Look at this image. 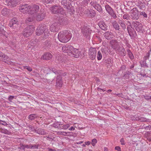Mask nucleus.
Segmentation results:
<instances>
[{
    "mask_svg": "<svg viewBox=\"0 0 151 151\" xmlns=\"http://www.w3.org/2000/svg\"><path fill=\"white\" fill-rule=\"evenodd\" d=\"M103 53V52L102 50L100 51V50L98 52L97 58L98 60H101L102 58V54Z\"/></svg>",
    "mask_w": 151,
    "mask_h": 151,
    "instance_id": "72a5a7b5",
    "label": "nucleus"
},
{
    "mask_svg": "<svg viewBox=\"0 0 151 151\" xmlns=\"http://www.w3.org/2000/svg\"><path fill=\"white\" fill-rule=\"evenodd\" d=\"M0 57L3 58L2 60V61L8 64L10 63L8 60L9 58L7 55H5L4 53L2 52L0 54Z\"/></svg>",
    "mask_w": 151,
    "mask_h": 151,
    "instance_id": "b1692460",
    "label": "nucleus"
},
{
    "mask_svg": "<svg viewBox=\"0 0 151 151\" xmlns=\"http://www.w3.org/2000/svg\"><path fill=\"white\" fill-rule=\"evenodd\" d=\"M72 50L70 53H69V56L75 58H78L80 54V52L78 49L74 48Z\"/></svg>",
    "mask_w": 151,
    "mask_h": 151,
    "instance_id": "dca6fc26",
    "label": "nucleus"
},
{
    "mask_svg": "<svg viewBox=\"0 0 151 151\" xmlns=\"http://www.w3.org/2000/svg\"><path fill=\"white\" fill-rule=\"evenodd\" d=\"M131 74V71H128L127 72H126L124 74V76L126 77V75L128 76L130 75Z\"/></svg>",
    "mask_w": 151,
    "mask_h": 151,
    "instance_id": "4d7b16f0",
    "label": "nucleus"
},
{
    "mask_svg": "<svg viewBox=\"0 0 151 151\" xmlns=\"http://www.w3.org/2000/svg\"><path fill=\"white\" fill-rule=\"evenodd\" d=\"M4 4L10 7H14L17 6L15 0H6Z\"/></svg>",
    "mask_w": 151,
    "mask_h": 151,
    "instance_id": "a211bd4d",
    "label": "nucleus"
},
{
    "mask_svg": "<svg viewBox=\"0 0 151 151\" xmlns=\"http://www.w3.org/2000/svg\"><path fill=\"white\" fill-rule=\"evenodd\" d=\"M0 85L2 84L3 85H5V84H7V83L5 81H0Z\"/></svg>",
    "mask_w": 151,
    "mask_h": 151,
    "instance_id": "bf43d9fd",
    "label": "nucleus"
},
{
    "mask_svg": "<svg viewBox=\"0 0 151 151\" xmlns=\"http://www.w3.org/2000/svg\"><path fill=\"white\" fill-rule=\"evenodd\" d=\"M115 149L117 151H121V148L119 146H116L115 147Z\"/></svg>",
    "mask_w": 151,
    "mask_h": 151,
    "instance_id": "69168bd1",
    "label": "nucleus"
},
{
    "mask_svg": "<svg viewBox=\"0 0 151 151\" xmlns=\"http://www.w3.org/2000/svg\"><path fill=\"white\" fill-rule=\"evenodd\" d=\"M143 96L145 99L147 100H151V96L146 94L143 95Z\"/></svg>",
    "mask_w": 151,
    "mask_h": 151,
    "instance_id": "c03bdc74",
    "label": "nucleus"
},
{
    "mask_svg": "<svg viewBox=\"0 0 151 151\" xmlns=\"http://www.w3.org/2000/svg\"><path fill=\"white\" fill-rule=\"evenodd\" d=\"M123 17L124 19H126L127 20H128L129 19L130 16L128 14H125L123 16Z\"/></svg>",
    "mask_w": 151,
    "mask_h": 151,
    "instance_id": "a18cd8bd",
    "label": "nucleus"
},
{
    "mask_svg": "<svg viewBox=\"0 0 151 151\" xmlns=\"http://www.w3.org/2000/svg\"><path fill=\"white\" fill-rule=\"evenodd\" d=\"M71 132H63L62 135L64 136H69L70 135Z\"/></svg>",
    "mask_w": 151,
    "mask_h": 151,
    "instance_id": "09e8293b",
    "label": "nucleus"
},
{
    "mask_svg": "<svg viewBox=\"0 0 151 151\" xmlns=\"http://www.w3.org/2000/svg\"><path fill=\"white\" fill-rule=\"evenodd\" d=\"M122 54L123 55L125 56L126 55V52L125 50V49L124 48H123L122 49Z\"/></svg>",
    "mask_w": 151,
    "mask_h": 151,
    "instance_id": "680f3d73",
    "label": "nucleus"
},
{
    "mask_svg": "<svg viewBox=\"0 0 151 151\" xmlns=\"http://www.w3.org/2000/svg\"><path fill=\"white\" fill-rule=\"evenodd\" d=\"M35 19V17L34 15H31L30 17H28L26 19V22L27 23L29 22H32Z\"/></svg>",
    "mask_w": 151,
    "mask_h": 151,
    "instance_id": "c756f323",
    "label": "nucleus"
},
{
    "mask_svg": "<svg viewBox=\"0 0 151 151\" xmlns=\"http://www.w3.org/2000/svg\"><path fill=\"white\" fill-rule=\"evenodd\" d=\"M63 81L62 78L60 75L57 76L56 78V86L61 87L63 85Z\"/></svg>",
    "mask_w": 151,
    "mask_h": 151,
    "instance_id": "412c9836",
    "label": "nucleus"
},
{
    "mask_svg": "<svg viewBox=\"0 0 151 151\" xmlns=\"http://www.w3.org/2000/svg\"><path fill=\"white\" fill-rule=\"evenodd\" d=\"M90 4L99 12L102 13L103 10L101 6L96 1H91Z\"/></svg>",
    "mask_w": 151,
    "mask_h": 151,
    "instance_id": "1a4fd4ad",
    "label": "nucleus"
},
{
    "mask_svg": "<svg viewBox=\"0 0 151 151\" xmlns=\"http://www.w3.org/2000/svg\"><path fill=\"white\" fill-rule=\"evenodd\" d=\"M44 3L46 4L51 3L54 1V0H42Z\"/></svg>",
    "mask_w": 151,
    "mask_h": 151,
    "instance_id": "49530a36",
    "label": "nucleus"
},
{
    "mask_svg": "<svg viewBox=\"0 0 151 151\" xmlns=\"http://www.w3.org/2000/svg\"><path fill=\"white\" fill-rule=\"evenodd\" d=\"M138 12L137 8H134L132 10V12L131 13V19L134 20H137L139 18Z\"/></svg>",
    "mask_w": 151,
    "mask_h": 151,
    "instance_id": "9d476101",
    "label": "nucleus"
},
{
    "mask_svg": "<svg viewBox=\"0 0 151 151\" xmlns=\"http://www.w3.org/2000/svg\"><path fill=\"white\" fill-rule=\"evenodd\" d=\"M132 24L138 32H142L143 31V26L142 24L138 22L133 21Z\"/></svg>",
    "mask_w": 151,
    "mask_h": 151,
    "instance_id": "423d86ee",
    "label": "nucleus"
},
{
    "mask_svg": "<svg viewBox=\"0 0 151 151\" xmlns=\"http://www.w3.org/2000/svg\"><path fill=\"white\" fill-rule=\"evenodd\" d=\"M105 8L106 11L109 14L111 12H112L114 10L108 4H106L105 6Z\"/></svg>",
    "mask_w": 151,
    "mask_h": 151,
    "instance_id": "473e14b6",
    "label": "nucleus"
},
{
    "mask_svg": "<svg viewBox=\"0 0 151 151\" xmlns=\"http://www.w3.org/2000/svg\"><path fill=\"white\" fill-rule=\"evenodd\" d=\"M10 10L9 9L5 8H3L1 10V14L4 16H5L9 14Z\"/></svg>",
    "mask_w": 151,
    "mask_h": 151,
    "instance_id": "c85d7f7f",
    "label": "nucleus"
},
{
    "mask_svg": "<svg viewBox=\"0 0 151 151\" xmlns=\"http://www.w3.org/2000/svg\"><path fill=\"white\" fill-rule=\"evenodd\" d=\"M69 9H66L68 12H71L72 14L74 13V12L75 11L73 9L71 8L70 5L69 6Z\"/></svg>",
    "mask_w": 151,
    "mask_h": 151,
    "instance_id": "864d4df0",
    "label": "nucleus"
},
{
    "mask_svg": "<svg viewBox=\"0 0 151 151\" xmlns=\"http://www.w3.org/2000/svg\"><path fill=\"white\" fill-rule=\"evenodd\" d=\"M60 29L58 24L57 23H53L50 26V29L52 32H57Z\"/></svg>",
    "mask_w": 151,
    "mask_h": 151,
    "instance_id": "aec40b11",
    "label": "nucleus"
},
{
    "mask_svg": "<svg viewBox=\"0 0 151 151\" xmlns=\"http://www.w3.org/2000/svg\"><path fill=\"white\" fill-rule=\"evenodd\" d=\"M52 57V54L49 52H46L44 54L41 58L44 60H48L51 59Z\"/></svg>",
    "mask_w": 151,
    "mask_h": 151,
    "instance_id": "5701e85b",
    "label": "nucleus"
},
{
    "mask_svg": "<svg viewBox=\"0 0 151 151\" xmlns=\"http://www.w3.org/2000/svg\"><path fill=\"white\" fill-rule=\"evenodd\" d=\"M119 23L122 29L124 30L126 28V25L125 24L124 21L122 20H119Z\"/></svg>",
    "mask_w": 151,
    "mask_h": 151,
    "instance_id": "f704fd0d",
    "label": "nucleus"
},
{
    "mask_svg": "<svg viewBox=\"0 0 151 151\" xmlns=\"http://www.w3.org/2000/svg\"><path fill=\"white\" fill-rule=\"evenodd\" d=\"M98 25L102 30H106L107 29V26L103 21H100L98 23Z\"/></svg>",
    "mask_w": 151,
    "mask_h": 151,
    "instance_id": "4be33fe9",
    "label": "nucleus"
},
{
    "mask_svg": "<svg viewBox=\"0 0 151 151\" xmlns=\"http://www.w3.org/2000/svg\"><path fill=\"white\" fill-rule=\"evenodd\" d=\"M97 142L96 139H93L92 140L91 144L93 146H94Z\"/></svg>",
    "mask_w": 151,
    "mask_h": 151,
    "instance_id": "de8ad7c7",
    "label": "nucleus"
},
{
    "mask_svg": "<svg viewBox=\"0 0 151 151\" xmlns=\"http://www.w3.org/2000/svg\"><path fill=\"white\" fill-rule=\"evenodd\" d=\"M40 146L39 144H31V149H38Z\"/></svg>",
    "mask_w": 151,
    "mask_h": 151,
    "instance_id": "ea45409f",
    "label": "nucleus"
},
{
    "mask_svg": "<svg viewBox=\"0 0 151 151\" xmlns=\"http://www.w3.org/2000/svg\"><path fill=\"white\" fill-rule=\"evenodd\" d=\"M47 139H49L50 141H52L53 139V138L50 137L49 136L47 137Z\"/></svg>",
    "mask_w": 151,
    "mask_h": 151,
    "instance_id": "774afa93",
    "label": "nucleus"
},
{
    "mask_svg": "<svg viewBox=\"0 0 151 151\" xmlns=\"http://www.w3.org/2000/svg\"><path fill=\"white\" fill-rule=\"evenodd\" d=\"M37 116L35 114H31L28 116L29 119L31 120H33L37 117Z\"/></svg>",
    "mask_w": 151,
    "mask_h": 151,
    "instance_id": "4c0bfd02",
    "label": "nucleus"
},
{
    "mask_svg": "<svg viewBox=\"0 0 151 151\" xmlns=\"http://www.w3.org/2000/svg\"><path fill=\"white\" fill-rule=\"evenodd\" d=\"M110 44L112 48L117 52H119L120 47L119 46V42L116 40H112L110 41Z\"/></svg>",
    "mask_w": 151,
    "mask_h": 151,
    "instance_id": "0eeeda50",
    "label": "nucleus"
},
{
    "mask_svg": "<svg viewBox=\"0 0 151 151\" xmlns=\"http://www.w3.org/2000/svg\"><path fill=\"white\" fill-rule=\"evenodd\" d=\"M50 10L54 14H60L63 15L65 13L63 9L59 5H54L50 7Z\"/></svg>",
    "mask_w": 151,
    "mask_h": 151,
    "instance_id": "f03ea898",
    "label": "nucleus"
},
{
    "mask_svg": "<svg viewBox=\"0 0 151 151\" xmlns=\"http://www.w3.org/2000/svg\"><path fill=\"white\" fill-rule=\"evenodd\" d=\"M20 150H24L25 149L24 145L21 144L20 147L19 148Z\"/></svg>",
    "mask_w": 151,
    "mask_h": 151,
    "instance_id": "13d9d810",
    "label": "nucleus"
},
{
    "mask_svg": "<svg viewBox=\"0 0 151 151\" xmlns=\"http://www.w3.org/2000/svg\"><path fill=\"white\" fill-rule=\"evenodd\" d=\"M48 27L44 24H40L37 27L36 30V34L37 35L39 36L43 33H47L48 31Z\"/></svg>",
    "mask_w": 151,
    "mask_h": 151,
    "instance_id": "7ed1b4c3",
    "label": "nucleus"
},
{
    "mask_svg": "<svg viewBox=\"0 0 151 151\" xmlns=\"http://www.w3.org/2000/svg\"><path fill=\"white\" fill-rule=\"evenodd\" d=\"M72 49H73V47L70 45H66L62 47V51L64 52L68 53L69 55V53H71L72 50H73Z\"/></svg>",
    "mask_w": 151,
    "mask_h": 151,
    "instance_id": "2eb2a0df",
    "label": "nucleus"
},
{
    "mask_svg": "<svg viewBox=\"0 0 151 151\" xmlns=\"http://www.w3.org/2000/svg\"><path fill=\"white\" fill-rule=\"evenodd\" d=\"M136 118L137 120L140 122H147L148 120V119L146 118L141 116H138Z\"/></svg>",
    "mask_w": 151,
    "mask_h": 151,
    "instance_id": "2f4dec72",
    "label": "nucleus"
},
{
    "mask_svg": "<svg viewBox=\"0 0 151 151\" xmlns=\"http://www.w3.org/2000/svg\"><path fill=\"white\" fill-rule=\"evenodd\" d=\"M120 142H121V144L122 145H124V141L123 138H122L120 140Z\"/></svg>",
    "mask_w": 151,
    "mask_h": 151,
    "instance_id": "0e129e2a",
    "label": "nucleus"
},
{
    "mask_svg": "<svg viewBox=\"0 0 151 151\" xmlns=\"http://www.w3.org/2000/svg\"><path fill=\"white\" fill-rule=\"evenodd\" d=\"M140 14L141 15H142L144 17H147V14L144 12H140Z\"/></svg>",
    "mask_w": 151,
    "mask_h": 151,
    "instance_id": "3c124183",
    "label": "nucleus"
},
{
    "mask_svg": "<svg viewBox=\"0 0 151 151\" xmlns=\"http://www.w3.org/2000/svg\"><path fill=\"white\" fill-rule=\"evenodd\" d=\"M35 132L40 134L44 135L46 134L44 130L40 128H39L37 130L35 129Z\"/></svg>",
    "mask_w": 151,
    "mask_h": 151,
    "instance_id": "7c9ffc66",
    "label": "nucleus"
},
{
    "mask_svg": "<svg viewBox=\"0 0 151 151\" xmlns=\"http://www.w3.org/2000/svg\"><path fill=\"white\" fill-rule=\"evenodd\" d=\"M112 25L113 28L116 30L119 31L120 28L119 24L116 21H114L112 22Z\"/></svg>",
    "mask_w": 151,
    "mask_h": 151,
    "instance_id": "cd10ccee",
    "label": "nucleus"
},
{
    "mask_svg": "<svg viewBox=\"0 0 151 151\" xmlns=\"http://www.w3.org/2000/svg\"><path fill=\"white\" fill-rule=\"evenodd\" d=\"M127 52L129 58L131 60H133L134 58V56L130 50L129 49L127 50Z\"/></svg>",
    "mask_w": 151,
    "mask_h": 151,
    "instance_id": "e433bc0d",
    "label": "nucleus"
},
{
    "mask_svg": "<svg viewBox=\"0 0 151 151\" xmlns=\"http://www.w3.org/2000/svg\"><path fill=\"white\" fill-rule=\"evenodd\" d=\"M15 98L14 96H9L8 100L10 102H12V100L14 99Z\"/></svg>",
    "mask_w": 151,
    "mask_h": 151,
    "instance_id": "8fccbe9b",
    "label": "nucleus"
},
{
    "mask_svg": "<svg viewBox=\"0 0 151 151\" xmlns=\"http://www.w3.org/2000/svg\"><path fill=\"white\" fill-rule=\"evenodd\" d=\"M9 24V26L11 27H12L14 29L17 28L18 26L17 19L15 18H13L10 21Z\"/></svg>",
    "mask_w": 151,
    "mask_h": 151,
    "instance_id": "f3484780",
    "label": "nucleus"
},
{
    "mask_svg": "<svg viewBox=\"0 0 151 151\" xmlns=\"http://www.w3.org/2000/svg\"><path fill=\"white\" fill-rule=\"evenodd\" d=\"M0 132L2 133L7 134H10L11 133V132L8 131L7 129H4L1 128L0 129Z\"/></svg>",
    "mask_w": 151,
    "mask_h": 151,
    "instance_id": "c9c22d12",
    "label": "nucleus"
},
{
    "mask_svg": "<svg viewBox=\"0 0 151 151\" xmlns=\"http://www.w3.org/2000/svg\"><path fill=\"white\" fill-rule=\"evenodd\" d=\"M61 2L62 5L64 8L66 9H69V6L70 4L68 2H67V0H62Z\"/></svg>",
    "mask_w": 151,
    "mask_h": 151,
    "instance_id": "a878e982",
    "label": "nucleus"
},
{
    "mask_svg": "<svg viewBox=\"0 0 151 151\" xmlns=\"http://www.w3.org/2000/svg\"><path fill=\"white\" fill-rule=\"evenodd\" d=\"M45 13L44 12H42L41 11L37 13L36 15L35 16V19L37 21L42 20L45 18Z\"/></svg>",
    "mask_w": 151,
    "mask_h": 151,
    "instance_id": "4468645a",
    "label": "nucleus"
},
{
    "mask_svg": "<svg viewBox=\"0 0 151 151\" xmlns=\"http://www.w3.org/2000/svg\"><path fill=\"white\" fill-rule=\"evenodd\" d=\"M109 14L114 19H116L117 18V17L114 10L112 12L109 13Z\"/></svg>",
    "mask_w": 151,
    "mask_h": 151,
    "instance_id": "79ce46f5",
    "label": "nucleus"
},
{
    "mask_svg": "<svg viewBox=\"0 0 151 151\" xmlns=\"http://www.w3.org/2000/svg\"><path fill=\"white\" fill-rule=\"evenodd\" d=\"M52 69H51L53 73H54L56 75L58 74L60 76H65L66 75V73L64 72L63 73H61L60 71L57 70L54 68H52Z\"/></svg>",
    "mask_w": 151,
    "mask_h": 151,
    "instance_id": "bb28decb",
    "label": "nucleus"
},
{
    "mask_svg": "<svg viewBox=\"0 0 151 151\" xmlns=\"http://www.w3.org/2000/svg\"><path fill=\"white\" fill-rule=\"evenodd\" d=\"M70 125L69 124H67L65 125H64L62 126L63 128L64 129H67L70 127Z\"/></svg>",
    "mask_w": 151,
    "mask_h": 151,
    "instance_id": "5fc2aeb1",
    "label": "nucleus"
},
{
    "mask_svg": "<svg viewBox=\"0 0 151 151\" xmlns=\"http://www.w3.org/2000/svg\"><path fill=\"white\" fill-rule=\"evenodd\" d=\"M34 30V27L33 25H29L24 29L22 34L25 37H28L32 34Z\"/></svg>",
    "mask_w": 151,
    "mask_h": 151,
    "instance_id": "20e7f679",
    "label": "nucleus"
},
{
    "mask_svg": "<svg viewBox=\"0 0 151 151\" xmlns=\"http://www.w3.org/2000/svg\"><path fill=\"white\" fill-rule=\"evenodd\" d=\"M27 128L29 130H31L32 131H35V127L30 125H28L27 126Z\"/></svg>",
    "mask_w": 151,
    "mask_h": 151,
    "instance_id": "37998d69",
    "label": "nucleus"
},
{
    "mask_svg": "<svg viewBox=\"0 0 151 151\" xmlns=\"http://www.w3.org/2000/svg\"><path fill=\"white\" fill-rule=\"evenodd\" d=\"M71 34L69 30H64L60 32L58 35V39L61 42H67L70 39Z\"/></svg>",
    "mask_w": 151,
    "mask_h": 151,
    "instance_id": "f257e3e1",
    "label": "nucleus"
},
{
    "mask_svg": "<svg viewBox=\"0 0 151 151\" xmlns=\"http://www.w3.org/2000/svg\"><path fill=\"white\" fill-rule=\"evenodd\" d=\"M22 1V0H15L16 3L17 5L19 4L20 2Z\"/></svg>",
    "mask_w": 151,
    "mask_h": 151,
    "instance_id": "338daca9",
    "label": "nucleus"
},
{
    "mask_svg": "<svg viewBox=\"0 0 151 151\" xmlns=\"http://www.w3.org/2000/svg\"><path fill=\"white\" fill-rule=\"evenodd\" d=\"M128 22L129 23V25H128L129 26H127V28L128 32L130 36H133L136 34V32L134 28H132L130 22L128 21Z\"/></svg>",
    "mask_w": 151,
    "mask_h": 151,
    "instance_id": "f8f14e48",
    "label": "nucleus"
},
{
    "mask_svg": "<svg viewBox=\"0 0 151 151\" xmlns=\"http://www.w3.org/2000/svg\"><path fill=\"white\" fill-rule=\"evenodd\" d=\"M25 148L31 149V144L29 145H24Z\"/></svg>",
    "mask_w": 151,
    "mask_h": 151,
    "instance_id": "052dcab7",
    "label": "nucleus"
},
{
    "mask_svg": "<svg viewBox=\"0 0 151 151\" xmlns=\"http://www.w3.org/2000/svg\"><path fill=\"white\" fill-rule=\"evenodd\" d=\"M88 11L90 13V16L91 17H93L95 16L96 12L95 10L92 9L90 10H89Z\"/></svg>",
    "mask_w": 151,
    "mask_h": 151,
    "instance_id": "58836bf2",
    "label": "nucleus"
},
{
    "mask_svg": "<svg viewBox=\"0 0 151 151\" xmlns=\"http://www.w3.org/2000/svg\"><path fill=\"white\" fill-rule=\"evenodd\" d=\"M31 6L28 4H21L19 6V9L20 11L24 14L27 13L29 14Z\"/></svg>",
    "mask_w": 151,
    "mask_h": 151,
    "instance_id": "39448f33",
    "label": "nucleus"
},
{
    "mask_svg": "<svg viewBox=\"0 0 151 151\" xmlns=\"http://www.w3.org/2000/svg\"><path fill=\"white\" fill-rule=\"evenodd\" d=\"M104 37L107 40H110L113 38L112 33L109 31L106 32L103 35Z\"/></svg>",
    "mask_w": 151,
    "mask_h": 151,
    "instance_id": "393cba45",
    "label": "nucleus"
},
{
    "mask_svg": "<svg viewBox=\"0 0 151 151\" xmlns=\"http://www.w3.org/2000/svg\"><path fill=\"white\" fill-rule=\"evenodd\" d=\"M40 9L39 6L38 5L34 4L31 6L30 11H29V14H32L36 13L39 12Z\"/></svg>",
    "mask_w": 151,
    "mask_h": 151,
    "instance_id": "ddd939ff",
    "label": "nucleus"
},
{
    "mask_svg": "<svg viewBox=\"0 0 151 151\" xmlns=\"http://www.w3.org/2000/svg\"><path fill=\"white\" fill-rule=\"evenodd\" d=\"M24 68L28 70L29 71H31L32 70V68L30 67L26 66H25Z\"/></svg>",
    "mask_w": 151,
    "mask_h": 151,
    "instance_id": "6e6d98bb",
    "label": "nucleus"
},
{
    "mask_svg": "<svg viewBox=\"0 0 151 151\" xmlns=\"http://www.w3.org/2000/svg\"><path fill=\"white\" fill-rule=\"evenodd\" d=\"M45 44L46 46L48 47H50L51 45V42L50 41H46L45 42Z\"/></svg>",
    "mask_w": 151,
    "mask_h": 151,
    "instance_id": "603ef678",
    "label": "nucleus"
},
{
    "mask_svg": "<svg viewBox=\"0 0 151 151\" xmlns=\"http://www.w3.org/2000/svg\"><path fill=\"white\" fill-rule=\"evenodd\" d=\"M81 28L83 35L86 37L88 38L91 33V30L87 26H83Z\"/></svg>",
    "mask_w": 151,
    "mask_h": 151,
    "instance_id": "6e6552de",
    "label": "nucleus"
},
{
    "mask_svg": "<svg viewBox=\"0 0 151 151\" xmlns=\"http://www.w3.org/2000/svg\"><path fill=\"white\" fill-rule=\"evenodd\" d=\"M58 23L62 25H66L68 23L67 18L63 16L60 17L58 19Z\"/></svg>",
    "mask_w": 151,
    "mask_h": 151,
    "instance_id": "6ab92c4d",
    "label": "nucleus"
},
{
    "mask_svg": "<svg viewBox=\"0 0 151 151\" xmlns=\"http://www.w3.org/2000/svg\"><path fill=\"white\" fill-rule=\"evenodd\" d=\"M150 56V53L149 52L147 53L146 55L144 58V60L143 61V63H145L146 60L149 59Z\"/></svg>",
    "mask_w": 151,
    "mask_h": 151,
    "instance_id": "a19ab883",
    "label": "nucleus"
},
{
    "mask_svg": "<svg viewBox=\"0 0 151 151\" xmlns=\"http://www.w3.org/2000/svg\"><path fill=\"white\" fill-rule=\"evenodd\" d=\"M88 55L89 58L92 60L95 59L96 55V50L95 48H90L89 50Z\"/></svg>",
    "mask_w": 151,
    "mask_h": 151,
    "instance_id": "9b49d317",
    "label": "nucleus"
},
{
    "mask_svg": "<svg viewBox=\"0 0 151 151\" xmlns=\"http://www.w3.org/2000/svg\"><path fill=\"white\" fill-rule=\"evenodd\" d=\"M95 80L96 82V83L97 84V85H99L100 83V81L99 80V78L97 77H96L95 78Z\"/></svg>",
    "mask_w": 151,
    "mask_h": 151,
    "instance_id": "e2e57ef3",
    "label": "nucleus"
}]
</instances>
